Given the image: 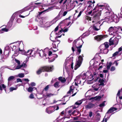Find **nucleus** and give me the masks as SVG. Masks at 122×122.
I'll return each instance as SVG.
<instances>
[{"instance_id":"f257e3e1","label":"nucleus","mask_w":122,"mask_h":122,"mask_svg":"<svg viewBox=\"0 0 122 122\" xmlns=\"http://www.w3.org/2000/svg\"><path fill=\"white\" fill-rule=\"evenodd\" d=\"M24 46L22 41H18L16 43L13 47V50H14V55L15 56H17L19 53L22 54H25L26 53L28 55V57L26 58V60L24 62L26 63L28 61L29 57L34 56L35 54L34 50H28L26 53L23 50Z\"/></svg>"},{"instance_id":"f03ea898","label":"nucleus","mask_w":122,"mask_h":122,"mask_svg":"<svg viewBox=\"0 0 122 122\" xmlns=\"http://www.w3.org/2000/svg\"><path fill=\"white\" fill-rule=\"evenodd\" d=\"M108 7H106V5H98L97 4V6L92 10L89 12L88 13L89 14H91L92 13L94 16H99L101 15L102 11L103 9L106 11L105 14L108 15L109 14L111 10H108Z\"/></svg>"},{"instance_id":"7ed1b4c3","label":"nucleus","mask_w":122,"mask_h":122,"mask_svg":"<svg viewBox=\"0 0 122 122\" xmlns=\"http://www.w3.org/2000/svg\"><path fill=\"white\" fill-rule=\"evenodd\" d=\"M58 20V17H56L51 22L47 21L45 19L42 20L40 22L39 25L42 27H48L55 23Z\"/></svg>"},{"instance_id":"20e7f679","label":"nucleus","mask_w":122,"mask_h":122,"mask_svg":"<svg viewBox=\"0 0 122 122\" xmlns=\"http://www.w3.org/2000/svg\"><path fill=\"white\" fill-rule=\"evenodd\" d=\"M88 72H87L86 74L84 73L81 74L76 76L75 80V85L77 86V84H81V81L84 83V81H83L86 79V76L88 75Z\"/></svg>"},{"instance_id":"39448f33","label":"nucleus","mask_w":122,"mask_h":122,"mask_svg":"<svg viewBox=\"0 0 122 122\" xmlns=\"http://www.w3.org/2000/svg\"><path fill=\"white\" fill-rule=\"evenodd\" d=\"M53 66H44L40 68L37 71V73L38 74H40L42 72L46 71L50 72L53 69Z\"/></svg>"},{"instance_id":"423d86ee","label":"nucleus","mask_w":122,"mask_h":122,"mask_svg":"<svg viewBox=\"0 0 122 122\" xmlns=\"http://www.w3.org/2000/svg\"><path fill=\"white\" fill-rule=\"evenodd\" d=\"M108 47V42H105L104 44L102 45L99 47L100 52L105 54H107L108 52L107 48Z\"/></svg>"},{"instance_id":"0eeeda50","label":"nucleus","mask_w":122,"mask_h":122,"mask_svg":"<svg viewBox=\"0 0 122 122\" xmlns=\"http://www.w3.org/2000/svg\"><path fill=\"white\" fill-rule=\"evenodd\" d=\"M97 73L95 72H94L93 73V75L90 74V76H88V77H87L86 79L88 80V83L90 84H91L92 83L93 81L92 80L95 78V80L94 81H96L98 79V77H97Z\"/></svg>"},{"instance_id":"6e6552de","label":"nucleus","mask_w":122,"mask_h":122,"mask_svg":"<svg viewBox=\"0 0 122 122\" xmlns=\"http://www.w3.org/2000/svg\"><path fill=\"white\" fill-rule=\"evenodd\" d=\"M116 28L115 27H111L108 29V31L109 32V35L112 36L113 37L118 36L117 31H113L116 30Z\"/></svg>"},{"instance_id":"1a4fd4ad","label":"nucleus","mask_w":122,"mask_h":122,"mask_svg":"<svg viewBox=\"0 0 122 122\" xmlns=\"http://www.w3.org/2000/svg\"><path fill=\"white\" fill-rule=\"evenodd\" d=\"M119 103V105H116L117 108L114 107H113L111 108L106 113V115H108L109 113H112L114 111L120 109L122 107V103L121 102Z\"/></svg>"},{"instance_id":"9d476101","label":"nucleus","mask_w":122,"mask_h":122,"mask_svg":"<svg viewBox=\"0 0 122 122\" xmlns=\"http://www.w3.org/2000/svg\"><path fill=\"white\" fill-rule=\"evenodd\" d=\"M82 56H79L78 57V59L76 63V65L75 66L74 69L76 70L79 67L81 64L83 60L82 57L83 56V55H82Z\"/></svg>"},{"instance_id":"9b49d317","label":"nucleus","mask_w":122,"mask_h":122,"mask_svg":"<svg viewBox=\"0 0 122 122\" xmlns=\"http://www.w3.org/2000/svg\"><path fill=\"white\" fill-rule=\"evenodd\" d=\"M112 37L109 40V44L110 45H111L113 44H114L116 45H117L119 41V39L121 38V36H118L119 37L118 38L116 37H115L114 38V40H116V42H114L113 41V38L114 37H113L112 36H111Z\"/></svg>"},{"instance_id":"f8f14e48","label":"nucleus","mask_w":122,"mask_h":122,"mask_svg":"<svg viewBox=\"0 0 122 122\" xmlns=\"http://www.w3.org/2000/svg\"><path fill=\"white\" fill-rule=\"evenodd\" d=\"M76 41H74L73 44V47H72V49L73 51L74 52L75 51V50L74 48V47H76L77 48V51L78 52L77 54H79L81 52V51L80 48L82 46L80 45L79 46H77L76 45Z\"/></svg>"},{"instance_id":"ddd939ff","label":"nucleus","mask_w":122,"mask_h":122,"mask_svg":"<svg viewBox=\"0 0 122 122\" xmlns=\"http://www.w3.org/2000/svg\"><path fill=\"white\" fill-rule=\"evenodd\" d=\"M107 35L97 36L95 37V39L97 41H100L105 38L107 37Z\"/></svg>"},{"instance_id":"4468645a","label":"nucleus","mask_w":122,"mask_h":122,"mask_svg":"<svg viewBox=\"0 0 122 122\" xmlns=\"http://www.w3.org/2000/svg\"><path fill=\"white\" fill-rule=\"evenodd\" d=\"M15 14H14L12 15V20H10L9 22H8L7 25V27L9 28H10L12 26V22L15 18L14 17L15 15Z\"/></svg>"},{"instance_id":"2eb2a0df","label":"nucleus","mask_w":122,"mask_h":122,"mask_svg":"<svg viewBox=\"0 0 122 122\" xmlns=\"http://www.w3.org/2000/svg\"><path fill=\"white\" fill-rule=\"evenodd\" d=\"M37 52L38 54H39V56L41 57H43L44 56H45L46 58H47L46 57V55L45 53H44L43 50H38Z\"/></svg>"},{"instance_id":"dca6fc26","label":"nucleus","mask_w":122,"mask_h":122,"mask_svg":"<svg viewBox=\"0 0 122 122\" xmlns=\"http://www.w3.org/2000/svg\"><path fill=\"white\" fill-rule=\"evenodd\" d=\"M101 25H100L99 24H97L93 25V28L95 30L98 31L100 29V26Z\"/></svg>"},{"instance_id":"f3484780","label":"nucleus","mask_w":122,"mask_h":122,"mask_svg":"<svg viewBox=\"0 0 122 122\" xmlns=\"http://www.w3.org/2000/svg\"><path fill=\"white\" fill-rule=\"evenodd\" d=\"M94 90L95 91H97L99 89H101V87L98 84H95L92 86Z\"/></svg>"},{"instance_id":"a211bd4d","label":"nucleus","mask_w":122,"mask_h":122,"mask_svg":"<svg viewBox=\"0 0 122 122\" xmlns=\"http://www.w3.org/2000/svg\"><path fill=\"white\" fill-rule=\"evenodd\" d=\"M94 105L91 103H89L85 106V108L86 109H90L94 106Z\"/></svg>"},{"instance_id":"6ab92c4d","label":"nucleus","mask_w":122,"mask_h":122,"mask_svg":"<svg viewBox=\"0 0 122 122\" xmlns=\"http://www.w3.org/2000/svg\"><path fill=\"white\" fill-rule=\"evenodd\" d=\"M74 89V86L72 85L70 87V90L67 92L68 94H72L73 92V90Z\"/></svg>"},{"instance_id":"aec40b11","label":"nucleus","mask_w":122,"mask_h":122,"mask_svg":"<svg viewBox=\"0 0 122 122\" xmlns=\"http://www.w3.org/2000/svg\"><path fill=\"white\" fill-rule=\"evenodd\" d=\"M53 7H50L48 8L47 9L43 11H41L40 12H39V15H40L43 12H48V11H50L53 9Z\"/></svg>"},{"instance_id":"412c9836","label":"nucleus","mask_w":122,"mask_h":122,"mask_svg":"<svg viewBox=\"0 0 122 122\" xmlns=\"http://www.w3.org/2000/svg\"><path fill=\"white\" fill-rule=\"evenodd\" d=\"M112 21L116 23L118 22L119 21V19L117 15H114L112 19Z\"/></svg>"},{"instance_id":"4be33fe9","label":"nucleus","mask_w":122,"mask_h":122,"mask_svg":"<svg viewBox=\"0 0 122 122\" xmlns=\"http://www.w3.org/2000/svg\"><path fill=\"white\" fill-rule=\"evenodd\" d=\"M94 93V92L92 90H90L88 91L86 93L87 94H88V96H91Z\"/></svg>"},{"instance_id":"5701e85b","label":"nucleus","mask_w":122,"mask_h":122,"mask_svg":"<svg viewBox=\"0 0 122 122\" xmlns=\"http://www.w3.org/2000/svg\"><path fill=\"white\" fill-rule=\"evenodd\" d=\"M51 107H48L46 108V112L49 114L55 111V110H49V109Z\"/></svg>"},{"instance_id":"b1692460","label":"nucleus","mask_w":122,"mask_h":122,"mask_svg":"<svg viewBox=\"0 0 122 122\" xmlns=\"http://www.w3.org/2000/svg\"><path fill=\"white\" fill-rule=\"evenodd\" d=\"M68 29L67 28H65L64 30L61 29V30H60V31L59 32H58V34L57 33H56V35H58L59 34H60V33L62 32H66L67 31H68Z\"/></svg>"},{"instance_id":"393cba45","label":"nucleus","mask_w":122,"mask_h":122,"mask_svg":"<svg viewBox=\"0 0 122 122\" xmlns=\"http://www.w3.org/2000/svg\"><path fill=\"white\" fill-rule=\"evenodd\" d=\"M104 81L102 79H100L99 81V84L101 86L104 85Z\"/></svg>"},{"instance_id":"a878e982","label":"nucleus","mask_w":122,"mask_h":122,"mask_svg":"<svg viewBox=\"0 0 122 122\" xmlns=\"http://www.w3.org/2000/svg\"><path fill=\"white\" fill-rule=\"evenodd\" d=\"M54 94L52 93H47L46 95L44 96V97L46 98L47 97H50L53 95H55Z\"/></svg>"},{"instance_id":"bb28decb","label":"nucleus","mask_w":122,"mask_h":122,"mask_svg":"<svg viewBox=\"0 0 122 122\" xmlns=\"http://www.w3.org/2000/svg\"><path fill=\"white\" fill-rule=\"evenodd\" d=\"M2 87L3 88L5 89L4 90L5 92L6 93V91L5 89L6 87V86L4 84H1V85H0V90L1 91L2 90Z\"/></svg>"},{"instance_id":"cd10ccee","label":"nucleus","mask_w":122,"mask_h":122,"mask_svg":"<svg viewBox=\"0 0 122 122\" xmlns=\"http://www.w3.org/2000/svg\"><path fill=\"white\" fill-rule=\"evenodd\" d=\"M59 80L61 81L62 82L64 83L66 81L64 78H63L62 77H60L58 78Z\"/></svg>"},{"instance_id":"c85d7f7f","label":"nucleus","mask_w":122,"mask_h":122,"mask_svg":"<svg viewBox=\"0 0 122 122\" xmlns=\"http://www.w3.org/2000/svg\"><path fill=\"white\" fill-rule=\"evenodd\" d=\"M15 78L14 76H12L9 77L8 79V84H9V82L13 80Z\"/></svg>"},{"instance_id":"c756f323","label":"nucleus","mask_w":122,"mask_h":122,"mask_svg":"<svg viewBox=\"0 0 122 122\" xmlns=\"http://www.w3.org/2000/svg\"><path fill=\"white\" fill-rule=\"evenodd\" d=\"M82 100H81L80 101H78L77 102H76L75 103V105H81L82 103Z\"/></svg>"},{"instance_id":"7c9ffc66","label":"nucleus","mask_w":122,"mask_h":122,"mask_svg":"<svg viewBox=\"0 0 122 122\" xmlns=\"http://www.w3.org/2000/svg\"><path fill=\"white\" fill-rule=\"evenodd\" d=\"M54 86L56 88L59 87L60 86L59 83L58 82H56L54 84Z\"/></svg>"},{"instance_id":"2f4dec72","label":"nucleus","mask_w":122,"mask_h":122,"mask_svg":"<svg viewBox=\"0 0 122 122\" xmlns=\"http://www.w3.org/2000/svg\"><path fill=\"white\" fill-rule=\"evenodd\" d=\"M22 66L19 65H18V66H16L15 68L14 69H11L9 68V69H10L11 70H14L15 69H20V68L22 67Z\"/></svg>"},{"instance_id":"473e14b6","label":"nucleus","mask_w":122,"mask_h":122,"mask_svg":"<svg viewBox=\"0 0 122 122\" xmlns=\"http://www.w3.org/2000/svg\"><path fill=\"white\" fill-rule=\"evenodd\" d=\"M18 76L20 78H22L24 76V73H20L18 74Z\"/></svg>"},{"instance_id":"72a5a7b5","label":"nucleus","mask_w":122,"mask_h":122,"mask_svg":"<svg viewBox=\"0 0 122 122\" xmlns=\"http://www.w3.org/2000/svg\"><path fill=\"white\" fill-rule=\"evenodd\" d=\"M17 88H15L13 87H11L9 88L10 91V92H12L14 90H16L17 89Z\"/></svg>"},{"instance_id":"f704fd0d","label":"nucleus","mask_w":122,"mask_h":122,"mask_svg":"<svg viewBox=\"0 0 122 122\" xmlns=\"http://www.w3.org/2000/svg\"><path fill=\"white\" fill-rule=\"evenodd\" d=\"M33 88L31 87H30L28 88V91L29 92H31L33 91Z\"/></svg>"},{"instance_id":"c9c22d12","label":"nucleus","mask_w":122,"mask_h":122,"mask_svg":"<svg viewBox=\"0 0 122 122\" xmlns=\"http://www.w3.org/2000/svg\"><path fill=\"white\" fill-rule=\"evenodd\" d=\"M112 63L111 62H110L109 63V64L107 66V70L109 69L110 68V67L112 65Z\"/></svg>"},{"instance_id":"e433bc0d","label":"nucleus","mask_w":122,"mask_h":122,"mask_svg":"<svg viewBox=\"0 0 122 122\" xmlns=\"http://www.w3.org/2000/svg\"><path fill=\"white\" fill-rule=\"evenodd\" d=\"M90 34V33L88 31L86 32L85 33H84L83 34V35H84V36H88Z\"/></svg>"},{"instance_id":"4c0bfd02","label":"nucleus","mask_w":122,"mask_h":122,"mask_svg":"<svg viewBox=\"0 0 122 122\" xmlns=\"http://www.w3.org/2000/svg\"><path fill=\"white\" fill-rule=\"evenodd\" d=\"M16 22L18 23H20L22 22V20L20 18H18L16 20Z\"/></svg>"},{"instance_id":"58836bf2","label":"nucleus","mask_w":122,"mask_h":122,"mask_svg":"<svg viewBox=\"0 0 122 122\" xmlns=\"http://www.w3.org/2000/svg\"><path fill=\"white\" fill-rule=\"evenodd\" d=\"M54 56L55 58H53L52 60H50V61L51 62L55 60V58H56L57 57L58 55L56 54Z\"/></svg>"},{"instance_id":"ea45409f","label":"nucleus","mask_w":122,"mask_h":122,"mask_svg":"<svg viewBox=\"0 0 122 122\" xmlns=\"http://www.w3.org/2000/svg\"><path fill=\"white\" fill-rule=\"evenodd\" d=\"M96 116L98 118V119H99L101 117V116L100 113H98L97 112L96 113Z\"/></svg>"},{"instance_id":"a19ab883","label":"nucleus","mask_w":122,"mask_h":122,"mask_svg":"<svg viewBox=\"0 0 122 122\" xmlns=\"http://www.w3.org/2000/svg\"><path fill=\"white\" fill-rule=\"evenodd\" d=\"M121 92L122 93V91L121 90H119L118 91L117 93V96L119 97L120 95V93Z\"/></svg>"},{"instance_id":"79ce46f5","label":"nucleus","mask_w":122,"mask_h":122,"mask_svg":"<svg viewBox=\"0 0 122 122\" xmlns=\"http://www.w3.org/2000/svg\"><path fill=\"white\" fill-rule=\"evenodd\" d=\"M2 31H5L7 32L8 31L9 29H6L5 28H3L1 29Z\"/></svg>"},{"instance_id":"37998d69","label":"nucleus","mask_w":122,"mask_h":122,"mask_svg":"<svg viewBox=\"0 0 122 122\" xmlns=\"http://www.w3.org/2000/svg\"><path fill=\"white\" fill-rule=\"evenodd\" d=\"M119 53L118 51H116L113 54V56H115L117 55Z\"/></svg>"},{"instance_id":"c03bdc74","label":"nucleus","mask_w":122,"mask_h":122,"mask_svg":"<svg viewBox=\"0 0 122 122\" xmlns=\"http://www.w3.org/2000/svg\"><path fill=\"white\" fill-rule=\"evenodd\" d=\"M103 63H100L99 65V69L100 70V69H101L102 67Z\"/></svg>"},{"instance_id":"a18cd8bd","label":"nucleus","mask_w":122,"mask_h":122,"mask_svg":"<svg viewBox=\"0 0 122 122\" xmlns=\"http://www.w3.org/2000/svg\"><path fill=\"white\" fill-rule=\"evenodd\" d=\"M115 69V68L114 66H112L111 68L110 71H113Z\"/></svg>"},{"instance_id":"49530a36","label":"nucleus","mask_w":122,"mask_h":122,"mask_svg":"<svg viewBox=\"0 0 122 122\" xmlns=\"http://www.w3.org/2000/svg\"><path fill=\"white\" fill-rule=\"evenodd\" d=\"M52 107L53 108V109H54V110H57L59 109V107L58 106H55V107Z\"/></svg>"},{"instance_id":"de8ad7c7","label":"nucleus","mask_w":122,"mask_h":122,"mask_svg":"<svg viewBox=\"0 0 122 122\" xmlns=\"http://www.w3.org/2000/svg\"><path fill=\"white\" fill-rule=\"evenodd\" d=\"M16 81L17 82H22V81L21 79L19 78H18L17 79Z\"/></svg>"},{"instance_id":"09e8293b","label":"nucleus","mask_w":122,"mask_h":122,"mask_svg":"<svg viewBox=\"0 0 122 122\" xmlns=\"http://www.w3.org/2000/svg\"><path fill=\"white\" fill-rule=\"evenodd\" d=\"M29 98L31 99L33 98H34V96L32 94H31L30 95Z\"/></svg>"},{"instance_id":"8fccbe9b","label":"nucleus","mask_w":122,"mask_h":122,"mask_svg":"<svg viewBox=\"0 0 122 122\" xmlns=\"http://www.w3.org/2000/svg\"><path fill=\"white\" fill-rule=\"evenodd\" d=\"M76 113V115H77L78 113V112L76 111H74L71 114L73 115L75 114Z\"/></svg>"},{"instance_id":"3c124183","label":"nucleus","mask_w":122,"mask_h":122,"mask_svg":"<svg viewBox=\"0 0 122 122\" xmlns=\"http://www.w3.org/2000/svg\"><path fill=\"white\" fill-rule=\"evenodd\" d=\"M29 14H30V13H29V14H28V15H25V16H24L22 15H19V17H20L22 18H24L26 16H27L29 15Z\"/></svg>"},{"instance_id":"603ef678","label":"nucleus","mask_w":122,"mask_h":122,"mask_svg":"<svg viewBox=\"0 0 122 122\" xmlns=\"http://www.w3.org/2000/svg\"><path fill=\"white\" fill-rule=\"evenodd\" d=\"M15 61L16 62V63H18V65H20V62L19 60H17L16 59H15Z\"/></svg>"},{"instance_id":"864d4df0","label":"nucleus","mask_w":122,"mask_h":122,"mask_svg":"<svg viewBox=\"0 0 122 122\" xmlns=\"http://www.w3.org/2000/svg\"><path fill=\"white\" fill-rule=\"evenodd\" d=\"M105 106V103L104 102L100 104L99 105V106L100 107H102L104 106Z\"/></svg>"},{"instance_id":"5fc2aeb1","label":"nucleus","mask_w":122,"mask_h":122,"mask_svg":"<svg viewBox=\"0 0 122 122\" xmlns=\"http://www.w3.org/2000/svg\"><path fill=\"white\" fill-rule=\"evenodd\" d=\"M49 88V85L47 86L46 87L44 88V89L45 91H47L48 89Z\"/></svg>"},{"instance_id":"6e6d98bb","label":"nucleus","mask_w":122,"mask_h":122,"mask_svg":"<svg viewBox=\"0 0 122 122\" xmlns=\"http://www.w3.org/2000/svg\"><path fill=\"white\" fill-rule=\"evenodd\" d=\"M67 11H64L62 15L63 16H64L66 15L67 14Z\"/></svg>"},{"instance_id":"4d7b16f0","label":"nucleus","mask_w":122,"mask_h":122,"mask_svg":"<svg viewBox=\"0 0 122 122\" xmlns=\"http://www.w3.org/2000/svg\"><path fill=\"white\" fill-rule=\"evenodd\" d=\"M118 31H121V33H122V28L121 27H119L118 28Z\"/></svg>"},{"instance_id":"13d9d810","label":"nucleus","mask_w":122,"mask_h":122,"mask_svg":"<svg viewBox=\"0 0 122 122\" xmlns=\"http://www.w3.org/2000/svg\"><path fill=\"white\" fill-rule=\"evenodd\" d=\"M92 112H89V116L91 117H92Z\"/></svg>"},{"instance_id":"bf43d9fd","label":"nucleus","mask_w":122,"mask_h":122,"mask_svg":"<svg viewBox=\"0 0 122 122\" xmlns=\"http://www.w3.org/2000/svg\"><path fill=\"white\" fill-rule=\"evenodd\" d=\"M55 49L54 50L52 49V50L53 51V52H55L58 50V49L57 48H54Z\"/></svg>"},{"instance_id":"052dcab7","label":"nucleus","mask_w":122,"mask_h":122,"mask_svg":"<svg viewBox=\"0 0 122 122\" xmlns=\"http://www.w3.org/2000/svg\"><path fill=\"white\" fill-rule=\"evenodd\" d=\"M109 118H108V119H107V118L106 119H104L102 122H107V120Z\"/></svg>"},{"instance_id":"680f3d73","label":"nucleus","mask_w":122,"mask_h":122,"mask_svg":"<svg viewBox=\"0 0 122 122\" xmlns=\"http://www.w3.org/2000/svg\"><path fill=\"white\" fill-rule=\"evenodd\" d=\"M52 45H53V47L54 48H56V46L55 43H53L52 44Z\"/></svg>"},{"instance_id":"e2e57ef3","label":"nucleus","mask_w":122,"mask_h":122,"mask_svg":"<svg viewBox=\"0 0 122 122\" xmlns=\"http://www.w3.org/2000/svg\"><path fill=\"white\" fill-rule=\"evenodd\" d=\"M31 85L32 86H35L36 85V84L33 82H32L31 83Z\"/></svg>"},{"instance_id":"0e129e2a","label":"nucleus","mask_w":122,"mask_h":122,"mask_svg":"<svg viewBox=\"0 0 122 122\" xmlns=\"http://www.w3.org/2000/svg\"><path fill=\"white\" fill-rule=\"evenodd\" d=\"M82 13V12L81 11L79 13L77 17H79L81 15V13Z\"/></svg>"},{"instance_id":"69168bd1","label":"nucleus","mask_w":122,"mask_h":122,"mask_svg":"<svg viewBox=\"0 0 122 122\" xmlns=\"http://www.w3.org/2000/svg\"><path fill=\"white\" fill-rule=\"evenodd\" d=\"M122 50V47H120L118 49V52L121 51Z\"/></svg>"},{"instance_id":"338daca9","label":"nucleus","mask_w":122,"mask_h":122,"mask_svg":"<svg viewBox=\"0 0 122 122\" xmlns=\"http://www.w3.org/2000/svg\"><path fill=\"white\" fill-rule=\"evenodd\" d=\"M58 26H57L55 28V32L56 31L58 30Z\"/></svg>"},{"instance_id":"774afa93","label":"nucleus","mask_w":122,"mask_h":122,"mask_svg":"<svg viewBox=\"0 0 122 122\" xmlns=\"http://www.w3.org/2000/svg\"><path fill=\"white\" fill-rule=\"evenodd\" d=\"M117 61H115L114 62V63H115L116 66H117L118 64V63L117 62Z\"/></svg>"}]
</instances>
